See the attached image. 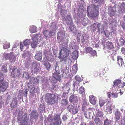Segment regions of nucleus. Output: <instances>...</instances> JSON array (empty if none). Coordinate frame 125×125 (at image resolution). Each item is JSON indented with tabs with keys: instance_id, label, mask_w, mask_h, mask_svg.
<instances>
[{
	"instance_id": "nucleus-23",
	"label": "nucleus",
	"mask_w": 125,
	"mask_h": 125,
	"mask_svg": "<svg viewBox=\"0 0 125 125\" xmlns=\"http://www.w3.org/2000/svg\"><path fill=\"white\" fill-rule=\"evenodd\" d=\"M121 82V80L120 79H117L115 80L113 82V87L118 86L119 87Z\"/></svg>"
},
{
	"instance_id": "nucleus-59",
	"label": "nucleus",
	"mask_w": 125,
	"mask_h": 125,
	"mask_svg": "<svg viewBox=\"0 0 125 125\" xmlns=\"http://www.w3.org/2000/svg\"><path fill=\"white\" fill-rule=\"evenodd\" d=\"M85 21H86V20L85 19H83L82 21V23L83 25L84 26L86 25L87 24L86 22L84 23Z\"/></svg>"
},
{
	"instance_id": "nucleus-19",
	"label": "nucleus",
	"mask_w": 125,
	"mask_h": 125,
	"mask_svg": "<svg viewBox=\"0 0 125 125\" xmlns=\"http://www.w3.org/2000/svg\"><path fill=\"white\" fill-rule=\"evenodd\" d=\"M42 57V52H38L37 53L35 56V59L38 61L41 60Z\"/></svg>"
},
{
	"instance_id": "nucleus-3",
	"label": "nucleus",
	"mask_w": 125,
	"mask_h": 125,
	"mask_svg": "<svg viewBox=\"0 0 125 125\" xmlns=\"http://www.w3.org/2000/svg\"><path fill=\"white\" fill-rule=\"evenodd\" d=\"M59 63L57 62L55 68V72L53 73L52 77L54 79L51 80V82L53 83H56L57 80L60 81L61 79L62 76L60 74V71L59 68Z\"/></svg>"
},
{
	"instance_id": "nucleus-57",
	"label": "nucleus",
	"mask_w": 125,
	"mask_h": 125,
	"mask_svg": "<svg viewBox=\"0 0 125 125\" xmlns=\"http://www.w3.org/2000/svg\"><path fill=\"white\" fill-rule=\"evenodd\" d=\"M72 69L74 70H77V67L75 65H74L72 66Z\"/></svg>"
},
{
	"instance_id": "nucleus-13",
	"label": "nucleus",
	"mask_w": 125,
	"mask_h": 125,
	"mask_svg": "<svg viewBox=\"0 0 125 125\" xmlns=\"http://www.w3.org/2000/svg\"><path fill=\"white\" fill-rule=\"evenodd\" d=\"M6 57L9 59L11 62H14L16 60V57L12 53H8L5 54Z\"/></svg>"
},
{
	"instance_id": "nucleus-29",
	"label": "nucleus",
	"mask_w": 125,
	"mask_h": 125,
	"mask_svg": "<svg viewBox=\"0 0 125 125\" xmlns=\"http://www.w3.org/2000/svg\"><path fill=\"white\" fill-rule=\"evenodd\" d=\"M29 30L31 33H34L36 31V27L35 26H31L30 27Z\"/></svg>"
},
{
	"instance_id": "nucleus-55",
	"label": "nucleus",
	"mask_w": 125,
	"mask_h": 125,
	"mask_svg": "<svg viewBox=\"0 0 125 125\" xmlns=\"http://www.w3.org/2000/svg\"><path fill=\"white\" fill-rule=\"evenodd\" d=\"M38 70V69L37 68H34V70L32 71L33 72L35 73H37Z\"/></svg>"
},
{
	"instance_id": "nucleus-58",
	"label": "nucleus",
	"mask_w": 125,
	"mask_h": 125,
	"mask_svg": "<svg viewBox=\"0 0 125 125\" xmlns=\"http://www.w3.org/2000/svg\"><path fill=\"white\" fill-rule=\"evenodd\" d=\"M33 91H34L35 92L37 93L39 91V88L38 87L36 88H34L33 90Z\"/></svg>"
},
{
	"instance_id": "nucleus-44",
	"label": "nucleus",
	"mask_w": 125,
	"mask_h": 125,
	"mask_svg": "<svg viewBox=\"0 0 125 125\" xmlns=\"http://www.w3.org/2000/svg\"><path fill=\"white\" fill-rule=\"evenodd\" d=\"M91 54L92 55L94 56L96 54V51L95 50H92L91 52H90Z\"/></svg>"
},
{
	"instance_id": "nucleus-62",
	"label": "nucleus",
	"mask_w": 125,
	"mask_h": 125,
	"mask_svg": "<svg viewBox=\"0 0 125 125\" xmlns=\"http://www.w3.org/2000/svg\"><path fill=\"white\" fill-rule=\"evenodd\" d=\"M97 76H103L104 75L103 74H102V75H101V73H100L99 72L97 73Z\"/></svg>"
},
{
	"instance_id": "nucleus-8",
	"label": "nucleus",
	"mask_w": 125,
	"mask_h": 125,
	"mask_svg": "<svg viewBox=\"0 0 125 125\" xmlns=\"http://www.w3.org/2000/svg\"><path fill=\"white\" fill-rule=\"evenodd\" d=\"M78 97L74 95H71L70 96L69 100L70 102L73 104L77 103L78 101Z\"/></svg>"
},
{
	"instance_id": "nucleus-53",
	"label": "nucleus",
	"mask_w": 125,
	"mask_h": 125,
	"mask_svg": "<svg viewBox=\"0 0 125 125\" xmlns=\"http://www.w3.org/2000/svg\"><path fill=\"white\" fill-rule=\"evenodd\" d=\"M125 85V83L124 82H121V84L119 86V87H123Z\"/></svg>"
},
{
	"instance_id": "nucleus-21",
	"label": "nucleus",
	"mask_w": 125,
	"mask_h": 125,
	"mask_svg": "<svg viewBox=\"0 0 125 125\" xmlns=\"http://www.w3.org/2000/svg\"><path fill=\"white\" fill-rule=\"evenodd\" d=\"M39 80L37 79H35L33 77H31L30 79L29 83L30 84H35L38 83H39Z\"/></svg>"
},
{
	"instance_id": "nucleus-49",
	"label": "nucleus",
	"mask_w": 125,
	"mask_h": 125,
	"mask_svg": "<svg viewBox=\"0 0 125 125\" xmlns=\"http://www.w3.org/2000/svg\"><path fill=\"white\" fill-rule=\"evenodd\" d=\"M2 70L5 73H6L7 72V68L3 65L2 66Z\"/></svg>"
},
{
	"instance_id": "nucleus-28",
	"label": "nucleus",
	"mask_w": 125,
	"mask_h": 125,
	"mask_svg": "<svg viewBox=\"0 0 125 125\" xmlns=\"http://www.w3.org/2000/svg\"><path fill=\"white\" fill-rule=\"evenodd\" d=\"M108 13L110 16H112L114 15V11L111 7L110 8L108 9Z\"/></svg>"
},
{
	"instance_id": "nucleus-15",
	"label": "nucleus",
	"mask_w": 125,
	"mask_h": 125,
	"mask_svg": "<svg viewBox=\"0 0 125 125\" xmlns=\"http://www.w3.org/2000/svg\"><path fill=\"white\" fill-rule=\"evenodd\" d=\"M68 101L67 99H63L61 100L60 105L61 107L62 108H65L68 104Z\"/></svg>"
},
{
	"instance_id": "nucleus-36",
	"label": "nucleus",
	"mask_w": 125,
	"mask_h": 125,
	"mask_svg": "<svg viewBox=\"0 0 125 125\" xmlns=\"http://www.w3.org/2000/svg\"><path fill=\"white\" fill-rule=\"evenodd\" d=\"M3 46L4 49H6L9 48L10 47V43L5 42V43L4 44Z\"/></svg>"
},
{
	"instance_id": "nucleus-40",
	"label": "nucleus",
	"mask_w": 125,
	"mask_h": 125,
	"mask_svg": "<svg viewBox=\"0 0 125 125\" xmlns=\"http://www.w3.org/2000/svg\"><path fill=\"white\" fill-rule=\"evenodd\" d=\"M30 41L29 40L27 39L23 43L25 46L28 45L30 43Z\"/></svg>"
},
{
	"instance_id": "nucleus-12",
	"label": "nucleus",
	"mask_w": 125,
	"mask_h": 125,
	"mask_svg": "<svg viewBox=\"0 0 125 125\" xmlns=\"http://www.w3.org/2000/svg\"><path fill=\"white\" fill-rule=\"evenodd\" d=\"M39 114L38 113L37 111L36 110H33L31 113L30 117L32 119H34L36 120L38 119Z\"/></svg>"
},
{
	"instance_id": "nucleus-10",
	"label": "nucleus",
	"mask_w": 125,
	"mask_h": 125,
	"mask_svg": "<svg viewBox=\"0 0 125 125\" xmlns=\"http://www.w3.org/2000/svg\"><path fill=\"white\" fill-rule=\"evenodd\" d=\"M18 101L16 97L13 98L10 104V107L13 109L17 107V106Z\"/></svg>"
},
{
	"instance_id": "nucleus-27",
	"label": "nucleus",
	"mask_w": 125,
	"mask_h": 125,
	"mask_svg": "<svg viewBox=\"0 0 125 125\" xmlns=\"http://www.w3.org/2000/svg\"><path fill=\"white\" fill-rule=\"evenodd\" d=\"M105 101L104 99L102 98H100L99 102V104L100 107L103 106L105 104Z\"/></svg>"
},
{
	"instance_id": "nucleus-33",
	"label": "nucleus",
	"mask_w": 125,
	"mask_h": 125,
	"mask_svg": "<svg viewBox=\"0 0 125 125\" xmlns=\"http://www.w3.org/2000/svg\"><path fill=\"white\" fill-rule=\"evenodd\" d=\"M23 77L25 78L26 79H28L30 77V76L27 72H25L23 73Z\"/></svg>"
},
{
	"instance_id": "nucleus-61",
	"label": "nucleus",
	"mask_w": 125,
	"mask_h": 125,
	"mask_svg": "<svg viewBox=\"0 0 125 125\" xmlns=\"http://www.w3.org/2000/svg\"><path fill=\"white\" fill-rule=\"evenodd\" d=\"M27 54V53H23L22 54V56L24 58H25L26 57V55Z\"/></svg>"
},
{
	"instance_id": "nucleus-26",
	"label": "nucleus",
	"mask_w": 125,
	"mask_h": 125,
	"mask_svg": "<svg viewBox=\"0 0 125 125\" xmlns=\"http://www.w3.org/2000/svg\"><path fill=\"white\" fill-rule=\"evenodd\" d=\"M115 119L117 120H119L120 118L121 115L120 112L117 111H116L115 113Z\"/></svg>"
},
{
	"instance_id": "nucleus-32",
	"label": "nucleus",
	"mask_w": 125,
	"mask_h": 125,
	"mask_svg": "<svg viewBox=\"0 0 125 125\" xmlns=\"http://www.w3.org/2000/svg\"><path fill=\"white\" fill-rule=\"evenodd\" d=\"M44 66L45 67L46 69L48 70H49L50 69L51 65L48 62H47L44 64Z\"/></svg>"
},
{
	"instance_id": "nucleus-56",
	"label": "nucleus",
	"mask_w": 125,
	"mask_h": 125,
	"mask_svg": "<svg viewBox=\"0 0 125 125\" xmlns=\"http://www.w3.org/2000/svg\"><path fill=\"white\" fill-rule=\"evenodd\" d=\"M101 26V24L100 23H98L97 24V25H96V27H97L98 29V32H99L100 31V27Z\"/></svg>"
},
{
	"instance_id": "nucleus-42",
	"label": "nucleus",
	"mask_w": 125,
	"mask_h": 125,
	"mask_svg": "<svg viewBox=\"0 0 125 125\" xmlns=\"http://www.w3.org/2000/svg\"><path fill=\"white\" fill-rule=\"evenodd\" d=\"M118 93H113L111 94L112 97L114 98H116L118 96Z\"/></svg>"
},
{
	"instance_id": "nucleus-37",
	"label": "nucleus",
	"mask_w": 125,
	"mask_h": 125,
	"mask_svg": "<svg viewBox=\"0 0 125 125\" xmlns=\"http://www.w3.org/2000/svg\"><path fill=\"white\" fill-rule=\"evenodd\" d=\"M103 114L102 112L100 111H98L96 114V116L98 118V117H101L103 116Z\"/></svg>"
},
{
	"instance_id": "nucleus-9",
	"label": "nucleus",
	"mask_w": 125,
	"mask_h": 125,
	"mask_svg": "<svg viewBox=\"0 0 125 125\" xmlns=\"http://www.w3.org/2000/svg\"><path fill=\"white\" fill-rule=\"evenodd\" d=\"M33 41L31 44V46L32 48H35L37 46L38 44V38L37 35H36L32 38Z\"/></svg>"
},
{
	"instance_id": "nucleus-50",
	"label": "nucleus",
	"mask_w": 125,
	"mask_h": 125,
	"mask_svg": "<svg viewBox=\"0 0 125 125\" xmlns=\"http://www.w3.org/2000/svg\"><path fill=\"white\" fill-rule=\"evenodd\" d=\"M81 42L83 44L84 43L85 41V40L84 39V36L83 35H82L81 36Z\"/></svg>"
},
{
	"instance_id": "nucleus-7",
	"label": "nucleus",
	"mask_w": 125,
	"mask_h": 125,
	"mask_svg": "<svg viewBox=\"0 0 125 125\" xmlns=\"http://www.w3.org/2000/svg\"><path fill=\"white\" fill-rule=\"evenodd\" d=\"M114 48V46L111 42L108 41L106 42V46L104 48L107 52H109Z\"/></svg>"
},
{
	"instance_id": "nucleus-17",
	"label": "nucleus",
	"mask_w": 125,
	"mask_h": 125,
	"mask_svg": "<svg viewBox=\"0 0 125 125\" xmlns=\"http://www.w3.org/2000/svg\"><path fill=\"white\" fill-rule=\"evenodd\" d=\"M64 36V33L62 31H60L57 33V39L60 41H62L63 39Z\"/></svg>"
},
{
	"instance_id": "nucleus-24",
	"label": "nucleus",
	"mask_w": 125,
	"mask_h": 125,
	"mask_svg": "<svg viewBox=\"0 0 125 125\" xmlns=\"http://www.w3.org/2000/svg\"><path fill=\"white\" fill-rule=\"evenodd\" d=\"M78 52L76 50L74 51L72 54V56L73 59L76 60L78 58Z\"/></svg>"
},
{
	"instance_id": "nucleus-38",
	"label": "nucleus",
	"mask_w": 125,
	"mask_h": 125,
	"mask_svg": "<svg viewBox=\"0 0 125 125\" xmlns=\"http://www.w3.org/2000/svg\"><path fill=\"white\" fill-rule=\"evenodd\" d=\"M49 31L47 30H45L43 31L44 35L46 38L49 37Z\"/></svg>"
},
{
	"instance_id": "nucleus-48",
	"label": "nucleus",
	"mask_w": 125,
	"mask_h": 125,
	"mask_svg": "<svg viewBox=\"0 0 125 125\" xmlns=\"http://www.w3.org/2000/svg\"><path fill=\"white\" fill-rule=\"evenodd\" d=\"M24 46L22 42H20V48L21 51L23 50Z\"/></svg>"
},
{
	"instance_id": "nucleus-39",
	"label": "nucleus",
	"mask_w": 125,
	"mask_h": 125,
	"mask_svg": "<svg viewBox=\"0 0 125 125\" xmlns=\"http://www.w3.org/2000/svg\"><path fill=\"white\" fill-rule=\"evenodd\" d=\"M85 49V50L87 53H90L92 49V48L90 47H86Z\"/></svg>"
},
{
	"instance_id": "nucleus-64",
	"label": "nucleus",
	"mask_w": 125,
	"mask_h": 125,
	"mask_svg": "<svg viewBox=\"0 0 125 125\" xmlns=\"http://www.w3.org/2000/svg\"><path fill=\"white\" fill-rule=\"evenodd\" d=\"M111 93L110 92H108L107 93L108 97V98H110L111 97Z\"/></svg>"
},
{
	"instance_id": "nucleus-1",
	"label": "nucleus",
	"mask_w": 125,
	"mask_h": 125,
	"mask_svg": "<svg viewBox=\"0 0 125 125\" xmlns=\"http://www.w3.org/2000/svg\"><path fill=\"white\" fill-rule=\"evenodd\" d=\"M100 7V3H99L98 5H96L95 4L94 5L89 14V11H90V6L88 7L87 10L88 16L89 17V16L93 19L98 18L99 14V8Z\"/></svg>"
},
{
	"instance_id": "nucleus-43",
	"label": "nucleus",
	"mask_w": 125,
	"mask_h": 125,
	"mask_svg": "<svg viewBox=\"0 0 125 125\" xmlns=\"http://www.w3.org/2000/svg\"><path fill=\"white\" fill-rule=\"evenodd\" d=\"M110 124V123L109 122V120L106 119L104 121V125H109Z\"/></svg>"
},
{
	"instance_id": "nucleus-41",
	"label": "nucleus",
	"mask_w": 125,
	"mask_h": 125,
	"mask_svg": "<svg viewBox=\"0 0 125 125\" xmlns=\"http://www.w3.org/2000/svg\"><path fill=\"white\" fill-rule=\"evenodd\" d=\"M91 28L93 30L96 31V24L94 23L91 25Z\"/></svg>"
},
{
	"instance_id": "nucleus-63",
	"label": "nucleus",
	"mask_w": 125,
	"mask_h": 125,
	"mask_svg": "<svg viewBox=\"0 0 125 125\" xmlns=\"http://www.w3.org/2000/svg\"><path fill=\"white\" fill-rule=\"evenodd\" d=\"M24 92L25 93V94H24V95L26 97L27 95V90H26Z\"/></svg>"
},
{
	"instance_id": "nucleus-11",
	"label": "nucleus",
	"mask_w": 125,
	"mask_h": 125,
	"mask_svg": "<svg viewBox=\"0 0 125 125\" xmlns=\"http://www.w3.org/2000/svg\"><path fill=\"white\" fill-rule=\"evenodd\" d=\"M67 109L69 112H72L73 114L77 113L78 111L77 109L71 104L69 105L67 107Z\"/></svg>"
},
{
	"instance_id": "nucleus-22",
	"label": "nucleus",
	"mask_w": 125,
	"mask_h": 125,
	"mask_svg": "<svg viewBox=\"0 0 125 125\" xmlns=\"http://www.w3.org/2000/svg\"><path fill=\"white\" fill-rule=\"evenodd\" d=\"M90 102L93 104L95 105L96 103L95 97L93 95H90L89 97Z\"/></svg>"
},
{
	"instance_id": "nucleus-31",
	"label": "nucleus",
	"mask_w": 125,
	"mask_h": 125,
	"mask_svg": "<svg viewBox=\"0 0 125 125\" xmlns=\"http://www.w3.org/2000/svg\"><path fill=\"white\" fill-rule=\"evenodd\" d=\"M87 100L86 99H84L83 101V104L82 105V108L83 111L85 109L87 105Z\"/></svg>"
},
{
	"instance_id": "nucleus-6",
	"label": "nucleus",
	"mask_w": 125,
	"mask_h": 125,
	"mask_svg": "<svg viewBox=\"0 0 125 125\" xmlns=\"http://www.w3.org/2000/svg\"><path fill=\"white\" fill-rule=\"evenodd\" d=\"M21 74L20 70L17 68H13L11 73L12 76L16 78H20Z\"/></svg>"
},
{
	"instance_id": "nucleus-25",
	"label": "nucleus",
	"mask_w": 125,
	"mask_h": 125,
	"mask_svg": "<svg viewBox=\"0 0 125 125\" xmlns=\"http://www.w3.org/2000/svg\"><path fill=\"white\" fill-rule=\"evenodd\" d=\"M125 41L122 38H120L117 42V43L119 46H122L124 44Z\"/></svg>"
},
{
	"instance_id": "nucleus-16",
	"label": "nucleus",
	"mask_w": 125,
	"mask_h": 125,
	"mask_svg": "<svg viewBox=\"0 0 125 125\" xmlns=\"http://www.w3.org/2000/svg\"><path fill=\"white\" fill-rule=\"evenodd\" d=\"M117 63L120 67H124L125 66L123 59L120 56H117Z\"/></svg>"
},
{
	"instance_id": "nucleus-60",
	"label": "nucleus",
	"mask_w": 125,
	"mask_h": 125,
	"mask_svg": "<svg viewBox=\"0 0 125 125\" xmlns=\"http://www.w3.org/2000/svg\"><path fill=\"white\" fill-rule=\"evenodd\" d=\"M35 93H36L34 91H33V90L31 92H30V94H31V95L32 96H34V94Z\"/></svg>"
},
{
	"instance_id": "nucleus-54",
	"label": "nucleus",
	"mask_w": 125,
	"mask_h": 125,
	"mask_svg": "<svg viewBox=\"0 0 125 125\" xmlns=\"http://www.w3.org/2000/svg\"><path fill=\"white\" fill-rule=\"evenodd\" d=\"M121 51L122 54L125 55V48H123L121 49Z\"/></svg>"
},
{
	"instance_id": "nucleus-18",
	"label": "nucleus",
	"mask_w": 125,
	"mask_h": 125,
	"mask_svg": "<svg viewBox=\"0 0 125 125\" xmlns=\"http://www.w3.org/2000/svg\"><path fill=\"white\" fill-rule=\"evenodd\" d=\"M70 83L67 82L62 87L63 91H69L70 89Z\"/></svg>"
},
{
	"instance_id": "nucleus-45",
	"label": "nucleus",
	"mask_w": 125,
	"mask_h": 125,
	"mask_svg": "<svg viewBox=\"0 0 125 125\" xmlns=\"http://www.w3.org/2000/svg\"><path fill=\"white\" fill-rule=\"evenodd\" d=\"M49 37H51L52 36L53 34L54 33L53 31V30H50L49 31Z\"/></svg>"
},
{
	"instance_id": "nucleus-30",
	"label": "nucleus",
	"mask_w": 125,
	"mask_h": 125,
	"mask_svg": "<svg viewBox=\"0 0 125 125\" xmlns=\"http://www.w3.org/2000/svg\"><path fill=\"white\" fill-rule=\"evenodd\" d=\"M94 121L96 125H101L102 124V122L98 118H95Z\"/></svg>"
},
{
	"instance_id": "nucleus-2",
	"label": "nucleus",
	"mask_w": 125,
	"mask_h": 125,
	"mask_svg": "<svg viewBox=\"0 0 125 125\" xmlns=\"http://www.w3.org/2000/svg\"><path fill=\"white\" fill-rule=\"evenodd\" d=\"M57 94L55 93H47L45 95V100L47 104L52 105L55 104L58 100Z\"/></svg>"
},
{
	"instance_id": "nucleus-14",
	"label": "nucleus",
	"mask_w": 125,
	"mask_h": 125,
	"mask_svg": "<svg viewBox=\"0 0 125 125\" xmlns=\"http://www.w3.org/2000/svg\"><path fill=\"white\" fill-rule=\"evenodd\" d=\"M27 115L25 114L23 115L20 120V125H25V123L27 122Z\"/></svg>"
},
{
	"instance_id": "nucleus-4",
	"label": "nucleus",
	"mask_w": 125,
	"mask_h": 125,
	"mask_svg": "<svg viewBox=\"0 0 125 125\" xmlns=\"http://www.w3.org/2000/svg\"><path fill=\"white\" fill-rule=\"evenodd\" d=\"M68 46L67 45L63 47L59 53V59H64L66 58L70 52V50L68 49Z\"/></svg>"
},
{
	"instance_id": "nucleus-46",
	"label": "nucleus",
	"mask_w": 125,
	"mask_h": 125,
	"mask_svg": "<svg viewBox=\"0 0 125 125\" xmlns=\"http://www.w3.org/2000/svg\"><path fill=\"white\" fill-rule=\"evenodd\" d=\"M60 115H56L55 116V117L54 119L55 120H61L60 118Z\"/></svg>"
},
{
	"instance_id": "nucleus-35",
	"label": "nucleus",
	"mask_w": 125,
	"mask_h": 125,
	"mask_svg": "<svg viewBox=\"0 0 125 125\" xmlns=\"http://www.w3.org/2000/svg\"><path fill=\"white\" fill-rule=\"evenodd\" d=\"M79 93L81 94H84L85 93V91L84 90V88L82 87H80L79 89Z\"/></svg>"
},
{
	"instance_id": "nucleus-52",
	"label": "nucleus",
	"mask_w": 125,
	"mask_h": 125,
	"mask_svg": "<svg viewBox=\"0 0 125 125\" xmlns=\"http://www.w3.org/2000/svg\"><path fill=\"white\" fill-rule=\"evenodd\" d=\"M75 79L78 82H81L82 80V79L80 77H76Z\"/></svg>"
},
{
	"instance_id": "nucleus-47",
	"label": "nucleus",
	"mask_w": 125,
	"mask_h": 125,
	"mask_svg": "<svg viewBox=\"0 0 125 125\" xmlns=\"http://www.w3.org/2000/svg\"><path fill=\"white\" fill-rule=\"evenodd\" d=\"M56 121L55 123V125H60L61 124L62 122L61 121V120H56Z\"/></svg>"
},
{
	"instance_id": "nucleus-51",
	"label": "nucleus",
	"mask_w": 125,
	"mask_h": 125,
	"mask_svg": "<svg viewBox=\"0 0 125 125\" xmlns=\"http://www.w3.org/2000/svg\"><path fill=\"white\" fill-rule=\"evenodd\" d=\"M121 6L122 9L124 10H125V3H122L121 4Z\"/></svg>"
},
{
	"instance_id": "nucleus-34",
	"label": "nucleus",
	"mask_w": 125,
	"mask_h": 125,
	"mask_svg": "<svg viewBox=\"0 0 125 125\" xmlns=\"http://www.w3.org/2000/svg\"><path fill=\"white\" fill-rule=\"evenodd\" d=\"M65 92L64 91L63 93V94L62 95V97H64L65 98V99H68V93H69V91H65Z\"/></svg>"
},
{
	"instance_id": "nucleus-5",
	"label": "nucleus",
	"mask_w": 125,
	"mask_h": 125,
	"mask_svg": "<svg viewBox=\"0 0 125 125\" xmlns=\"http://www.w3.org/2000/svg\"><path fill=\"white\" fill-rule=\"evenodd\" d=\"M8 83L3 79L0 80V92H4L7 90Z\"/></svg>"
},
{
	"instance_id": "nucleus-20",
	"label": "nucleus",
	"mask_w": 125,
	"mask_h": 125,
	"mask_svg": "<svg viewBox=\"0 0 125 125\" xmlns=\"http://www.w3.org/2000/svg\"><path fill=\"white\" fill-rule=\"evenodd\" d=\"M64 18L65 19V20H64V21H66L67 23V24L70 25L72 24L73 22L70 15H68L67 18L65 19V18Z\"/></svg>"
}]
</instances>
